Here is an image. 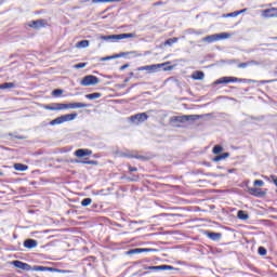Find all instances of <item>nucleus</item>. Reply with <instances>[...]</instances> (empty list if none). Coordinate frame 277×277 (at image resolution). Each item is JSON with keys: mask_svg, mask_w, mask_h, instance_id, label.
Instances as JSON below:
<instances>
[{"mask_svg": "<svg viewBox=\"0 0 277 277\" xmlns=\"http://www.w3.org/2000/svg\"><path fill=\"white\" fill-rule=\"evenodd\" d=\"M12 88H15L14 82H5L0 84V90H12Z\"/></svg>", "mask_w": 277, "mask_h": 277, "instance_id": "nucleus-24", "label": "nucleus"}, {"mask_svg": "<svg viewBox=\"0 0 277 277\" xmlns=\"http://www.w3.org/2000/svg\"><path fill=\"white\" fill-rule=\"evenodd\" d=\"M248 66H250V63H240L238 64V68H248Z\"/></svg>", "mask_w": 277, "mask_h": 277, "instance_id": "nucleus-38", "label": "nucleus"}, {"mask_svg": "<svg viewBox=\"0 0 277 277\" xmlns=\"http://www.w3.org/2000/svg\"><path fill=\"white\" fill-rule=\"evenodd\" d=\"M132 55H135V52H130Z\"/></svg>", "mask_w": 277, "mask_h": 277, "instance_id": "nucleus-49", "label": "nucleus"}, {"mask_svg": "<svg viewBox=\"0 0 277 277\" xmlns=\"http://www.w3.org/2000/svg\"><path fill=\"white\" fill-rule=\"evenodd\" d=\"M124 55H127V54L126 53H121V54H119L117 56H106V57L102 58V62H107V60H114L116 57H124Z\"/></svg>", "mask_w": 277, "mask_h": 277, "instance_id": "nucleus-30", "label": "nucleus"}, {"mask_svg": "<svg viewBox=\"0 0 277 277\" xmlns=\"http://www.w3.org/2000/svg\"><path fill=\"white\" fill-rule=\"evenodd\" d=\"M88 47H90L89 40H82L76 44L77 49H88Z\"/></svg>", "mask_w": 277, "mask_h": 277, "instance_id": "nucleus-23", "label": "nucleus"}, {"mask_svg": "<svg viewBox=\"0 0 277 277\" xmlns=\"http://www.w3.org/2000/svg\"><path fill=\"white\" fill-rule=\"evenodd\" d=\"M85 163H88V166H92L94 163V161H88Z\"/></svg>", "mask_w": 277, "mask_h": 277, "instance_id": "nucleus-45", "label": "nucleus"}, {"mask_svg": "<svg viewBox=\"0 0 277 277\" xmlns=\"http://www.w3.org/2000/svg\"><path fill=\"white\" fill-rule=\"evenodd\" d=\"M228 38H230V34L228 32H221V34H214V35H210L207 36L202 39V42H217L220 40H228Z\"/></svg>", "mask_w": 277, "mask_h": 277, "instance_id": "nucleus-1", "label": "nucleus"}, {"mask_svg": "<svg viewBox=\"0 0 277 277\" xmlns=\"http://www.w3.org/2000/svg\"><path fill=\"white\" fill-rule=\"evenodd\" d=\"M126 68H129V65H128V64L121 66V70H124Z\"/></svg>", "mask_w": 277, "mask_h": 277, "instance_id": "nucleus-44", "label": "nucleus"}, {"mask_svg": "<svg viewBox=\"0 0 277 277\" xmlns=\"http://www.w3.org/2000/svg\"><path fill=\"white\" fill-rule=\"evenodd\" d=\"M176 42H179V38H171V39H168V40L164 42V47H172V44H176Z\"/></svg>", "mask_w": 277, "mask_h": 277, "instance_id": "nucleus-28", "label": "nucleus"}, {"mask_svg": "<svg viewBox=\"0 0 277 277\" xmlns=\"http://www.w3.org/2000/svg\"><path fill=\"white\" fill-rule=\"evenodd\" d=\"M250 192H252V194H254V192H256V188H251Z\"/></svg>", "mask_w": 277, "mask_h": 277, "instance_id": "nucleus-46", "label": "nucleus"}, {"mask_svg": "<svg viewBox=\"0 0 277 277\" xmlns=\"http://www.w3.org/2000/svg\"><path fill=\"white\" fill-rule=\"evenodd\" d=\"M258 252L261 256H265V254H267V249L264 247H260Z\"/></svg>", "mask_w": 277, "mask_h": 277, "instance_id": "nucleus-33", "label": "nucleus"}, {"mask_svg": "<svg viewBox=\"0 0 277 277\" xmlns=\"http://www.w3.org/2000/svg\"><path fill=\"white\" fill-rule=\"evenodd\" d=\"M98 83H101V80L98 79V77L89 75L82 78L80 85L88 88L90 85H98Z\"/></svg>", "mask_w": 277, "mask_h": 277, "instance_id": "nucleus-3", "label": "nucleus"}, {"mask_svg": "<svg viewBox=\"0 0 277 277\" xmlns=\"http://www.w3.org/2000/svg\"><path fill=\"white\" fill-rule=\"evenodd\" d=\"M63 122H72V120H75V118H77V114H67V115H63Z\"/></svg>", "mask_w": 277, "mask_h": 277, "instance_id": "nucleus-20", "label": "nucleus"}, {"mask_svg": "<svg viewBox=\"0 0 277 277\" xmlns=\"http://www.w3.org/2000/svg\"><path fill=\"white\" fill-rule=\"evenodd\" d=\"M85 66H88V64H85V63H79V64H76V65L74 66V68H76L77 70H79V68H85Z\"/></svg>", "mask_w": 277, "mask_h": 277, "instance_id": "nucleus-36", "label": "nucleus"}, {"mask_svg": "<svg viewBox=\"0 0 277 277\" xmlns=\"http://www.w3.org/2000/svg\"><path fill=\"white\" fill-rule=\"evenodd\" d=\"M11 265H14L17 269H23L24 272H31V265L18 260L11 262Z\"/></svg>", "mask_w": 277, "mask_h": 277, "instance_id": "nucleus-8", "label": "nucleus"}, {"mask_svg": "<svg viewBox=\"0 0 277 277\" xmlns=\"http://www.w3.org/2000/svg\"><path fill=\"white\" fill-rule=\"evenodd\" d=\"M148 269H155L157 272H172V269H174V266H170V265H160V266H149Z\"/></svg>", "mask_w": 277, "mask_h": 277, "instance_id": "nucleus-14", "label": "nucleus"}, {"mask_svg": "<svg viewBox=\"0 0 277 277\" xmlns=\"http://www.w3.org/2000/svg\"><path fill=\"white\" fill-rule=\"evenodd\" d=\"M30 27H32V29H40V27H44V21H34L31 22Z\"/></svg>", "mask_w": 277, "mask_h": 277, "instance_id": "nucleus-19", "label": "nucleus"}, {"mask_svg": "<svg viewBox=\"0 0 277 277\" xmlns=\"http://www.w3.org/2000/svg\"><path fill=\"white\" fill-rule=\"evenodd\" d=\"M82 207H90L92 205V198H85L81 201Z\"/></svg>", "mask_w": 277, "mask_h": 277, "instance_id": "nucleus-32", "label": "nucleus"}, {"mask_svg": "<svg viewBox=\"0 0 277 277\" xmlns=\"http://www.w3.org/2000/svg\"><path fill=\"white\" fill-rule=\"evenodd\" d=\"M237 217H238V220H249L250 215H248V213H246V211L239 210Z\"/></svg>", "mask_w": 277, "mask_h": 277, "instance_id": "nucleus-25", "label": "nucleus"}, {"mask_svg": "<svg viewBox=\"0 0 277 277\" xmlns=\"http://www.w3.org/2000/svg\"><path fill=\"white\" fill-rule=\"evenodd\" d=\"M208 237H209V239H212V241H220V239H222V234H220V233H209Z\"/></svg>", "mask_w": 277, "mask_h": 277, "instance_id": "nucleus-22", "label": "nucleus"}, {"mask_svg": "<svg viewBox=\"0 0 277 277\" xmlns=\"http://www.w3.org/2000/svg\"><path fill=\"white\" fill-rule=\"evenodd\" d=\"M88 107V104L81 102L64 104V109H83Z\"/></svg>", "mask_w": 277, "mask_h": 277, "instance_id": "nucleus-10", "label": "nucleus"}, {"mask_svg": "<svg viewBox=\"0 0 277 277\" xmlns=\"http://www.w3.org/2000/svg\"><path fill=\"white\" fill-rule=\"evenodd\" d=\"M116 3L120 2L121 0H81L80 3Z\"/></svg>", "mask_w": 277, "mask_h": 277, "instance_id": "nucleus-15", "label": "nucleus"}, {"mask_svg": "<svg viewBox=\"0 0 277 277\" xmlns=\"http://www.w3.org/2000/svg\"><path fill=\"white\" fill-rule=\"evenodd\" d=\"M239 81L240 83H243V81H246L245 79H239V78H235V77H222L217 80H215V85H220V83H235Z\"/></svg>", "mask_w": 277, "mask_h": 277, "instance_id": "nucleus-5", "label": "nucleus"}, {"mask_svg": "<svg viewBox=\"0 0 277 277\" xmlns=\"http://www.w3.org/2000/svg\"><path fill=\"white\" fill-rule=\"evenodd\" d=\"M142 252H157V249L136 248V249H131L130 251H128V254H142Z\"/></svg>", "mask_w": 277, "mask_h": 277, "instance_id": "nucleus-12", "label": "nucleus"}, {"mask_svg": "<svg viewBox=\"0 0 277 277\" xmlns=\"http://www.w3.org/2000/svg\"><path fill=\"white\" fill-rule=\"evenodd\" d=\"M132 181H137V177L132 179Z\"/></svg>", "mask_w": 277, "mask_h": 277, "instance_id": "nucleus-48", "label": "nucleus"}, {"mask_svg": "<svg viewBox=\"0 0 277 277\" xmlns=\"http://www.w3.org/2000/svg\"><path fill=\"white\" fill-rule=\"evenodd\" d=\"M249 82H250V83H254V81H253V80H249Z\"/></svg>", "mask_w": 277, "mask_h": 277, "instance_id": "nucleus-47", "label": "nucleus"}, {"mask_svg": "<svg viewBox=\"0 0 277 277\" xmlns=\"http://www.w3.org/2000/svg\"><path fill=\"white\" fill-rule=\"evenodd\" d=\"M198 118H200V116L198 115H183V116H176L173 117V120L175 122H189V121H196L198 120Z\"/></svg>", "mask_w": 277, "mask_h": 277, "instance_id": "nucleus-4", "label": "nucleus"}, {"mask_svg": "<svg viewBox=\"0 0 277 277\" xmlns=\"http://www.w3.org/2000/svg\"><path fill=\"white\" fill-rule=\"evenodd\" d=\"M102 94L101 93H91L87 94L85 98H89V101H96V98H101Z\"/></svg>", "mask_w": 277, "mask_h": 277, "instance_id": "nucleus-26", "label": "nucleus"}, {"mask_svg": "<svg viewBox=\"0 0 277 277\" xmlns=\"http://www.w3.org/2000/svg\"><path fill=\"white\" fill-rule=\"evenodd\" d=\"M161 66H163V65H161V64L146 65V66L138 67L137 70L138 71L146 70L147 72L153 74V72H157V70H159V68H161Z\"/></svg>", "mask_w": 277, "mask_h": 277, "instance_id": "nucleus-9", "label": "nucleus"}, {"mask_svg": "<svg viewBox=\"0 0 277 277\" xmlns=\"http://www.w3.org/2000/svg\"><path fill=\"white\" fill-rule=\"evenodd\" d=\"M245 12H248V9H242V10H240V11H237V14H238V16H239V14H243Z\"/></svg>", "mask_w": 277, "mask_h": 277, "instance_id": "nucleus-40", "label": "nucleus"}, {"mask_svg": "<svg viewBox=\"0 0 277 277\" xmlns=\"http://www.w3.org/2000/svg\"><path fill=\"white\" fill-rule=\"evenodd\" d=\"M0 176H3V172H0Z\"/></svg>", "mask_w": 277, "mask_h": 277, "instance_id": "nucleus-50", "label": "nucleus"}, {"mask_svg": "<svg viewBox=\"0 0 277 277\" xmlns=\"http://www.w3.org/2000/svg\"><path fill=\"white\" fill-rule=\"evenodd\" d=\"M248 64L249 66H259V62L256 61H249Z\"/></svg>", "mask_w": 277, "mask_h": 277, "instance_id": "nucleus-39", "label": "nucleus"}, {"mask_svg": "<svg viewBox=\"0 0 277 277\" xmlns=\"http://www.w3.org/2000/svg\"><path fill=\"white\" fill-rule=\"evenodd\" d=\"M130 172H137V168L135 167H129Z\"/></svg>", "mask_w": 277, "mask_h": 277, "instance_id": "nucleus-42", "label": "nucleus"}, {"mask_svg": "<svg viewBox=\"0 0 277 277\" xmlns=\"http://www.w3.org/2000/svg\"><path fill=\"white\" fill-rule=\"evenodd\" d=\"M253 185H255V187H263V185H265V182H263V180H255L253 182Z\"/></svg>", "mask_w": 277, "mask_h": 277, "instance_id": "nucleus-34", "label": "nucleus"}, {"mask_svg": "<svg viewBox=\"0 0 277 277\" xmlns=\"http://www.w3.org/2000/svg\"><path fill=\"white\" fill-rule=\"evenodd\" d=\"M223 150H224V148L222 146L216 145V146L213 147L212 151H213L214 155H220V153H222Z\"/></svg>", "mask_w": 277, "mask_h": 277, "instance_id": "nucleus-31", "label": "nucleus"}, {"mask_svg": "<svg viewBox=\"0 0 277 277\" xmlns=\"http://www.w3.org/2000/svg\"><path fill=\"white\" fill-rule=\"evenodd\" d=\"M261 14L263 18H277V9L271 8V9L262 10Z\"/></svg>", "mask_w": 277, "mask_h": 277, "instance_id": "nucleus-7", "label": "nucleus"}, {"mask_svg": "<svg viewBox=\"0 0 277 277\" xmlns=\"http://www.w3.org/2000/svg\"><path fill=\"white\" fill-rule=\"evenodd\" d=\"M53 272H57L58 274H72V271H64V269H56V268H54Z\"/></svg>", "mask_w": 277, "mask_h": 277, "instance_id": "nucleus-37", "label": "nucleus"}, {"mask_svg": "<svg viewBox=\"0 0 277 277\" xmlns=\"http://www.w3.org/2000/svg\"><path fill=\"white\" fill-rule=\"evenodd\" d=\"M131 122L134 124H140L141 122H146L148 120V115L146 113L136 114L130 117Z\"/></svg>", "mask_w": 277, "mask_h": 277, "instance_id": "nucleus-6", "label": "nucleus"}, {"mask_svg": "<svg viewBox=\"0 0 277 277\" xmlns=\"http://www.w3.org/2000/svg\"><path fill=\"white\" fill-rule=\"evenodd\" d=\"M76 157H79L80 159L83 157H90L92 155V150L90 149H78L75 151Z\"/></svg>", "mask_w": 277, "mask_h": 277, "instance_id": "nucleus-16", "label": "nucleus"}, {"mask_svg": "<svg viewBox=\"0 0 277 277\" xmlns=\"http://www.w3.org/2000/svg\"><path fill=\"white\" fill-rule=\"evenodd\" d=\"M237 16H239V13H237V11L236 12H232V13H227V14H223V18H235V17H237Z\"/></svg>", "mask_w": 277, "mask_h": 277, "instance_id": "nucleus-29", "label": "nucleus"}, {"mask_svg": "<svg viewBox=\"0 0 277 277\" xmlns=\"http://www.w3.org/2000/svg\"><path fill=\"white\" fill-rule=\"evenodd\" d=\"M44 109H48L49 111H62V110H64V104L54 103L52 105H45Z\"/></svg>", "mask_w": 277, "mask_h": 277, "instance_id": "nucleus-11", "label": "nucleus"}, {"mask_svg": "<svg viewBox=\"0 0 277 277\" xmlns=\"http://www.w3.org/2000/svg\"><path fill=\"white\" fill-rule=\"evenodd\" d=\"M192 79H194L195 81H202V79H205V72L194 71L192 75Z\"/></svg>", "mask_w": 277, "mask_h": 277, "instance_id": "nucleus-18", "label": "nucleus"}, {"mask_svg": "<svg viewBox=\"0 0 277 277\" xmlns=\"http://www.w3.org/2000/svg\"><path fill=\"white\" fill-rule=\"evenodd\" d=\"M30 271H32V272H54L55 268L47 267V266H34V267H31Z\"/></svg>", "mask_w": 277, "mask_h": 277, "instance_id": "nucleus-17", "label": "nucleus"}, {"mask_svg": "<svg viewBox=\"0 0 277 277\" xmlns=\"http://www.w3.org/2000/svg\"><path fill=\"white\" fill-rule=\"evenodd\" d=\"M50 124L52 127H55V124H64V118L61 116V117H57L55 119H53Z\"/></svg>", "mask_w": 277, "mask_h": 277, "instance_id": "nucleus-27", "label": "nucleus"}, {"mask_svg": "<svg viewBox=\"0 0 277 277\" xmlns=\"http://www.w3.org/2000/svg\"><path fill=\"white\" fill-rule=\"evenodd\" d=\"M213 161H222V157L221 156H216L213 158Z\"/></svg>", "mask_w": 277, "mask_h": 277, "instance_id": "nucleus-43", "label": "nucleus"}, {"mask_svg": "<svg viewBox=\"0 0 277 277\" xmlns=\"http://www.w3.org/2000/svg\"><path fill=\"white\" fill-rule=\"evenodd\" d=\"M24 248H28V250H34V248H38V240L26 239L24 241Z\"/></svg>", "mask_w": 277, "mask_h": 277, "instance_id": "nucleus-13", "label": "nucleus"}, {"mask_svg": "<svg viewBox=\"0 0 277 277\" xmlns=\"http://www.w3.org/2000/svg\"><path fill=\"white\" fill-rule=\"evenodd\" d=\"M127 38H135V35L133 34H120V35H109V36H100V40L109 41L113 40V42H118V40H124Z\"/></svg>", "mask_w": 277, "mask_h": 277, "instance_id": "nucleus-2", "label": "nucleus"}, {"mask_svg": "<svg viewBox=\"0 0 277 277\" xmlns=\"http://www.w3.org/2000/svg\"><path fill=\"white\" fill-rule=\"evenodd\" d=\"M14 170H16L17 172H26V170H29V167L23 163H15Z\"/></svg>", "mask_w": 277, "mask_h": 277, "instance_id": "nucleus-21", "label": "nucleus"}, {"mask_svg": "<svg viewBox=\"0 0 277 277\" xmlns=\"http://www.w3.org/2000/svg\"><path fill=\"white\" fill-rule=\"evenodd\" d=\"M52 94H53V96H60V95L64 94V91L61 89H56L52 92Z\"/></svg>", "mask_w": 277, "mask_h": 277, "instance_id": "nucleus-35", "label": "nucleus"}, {"mask_svg": "<svg viewBox=\"0 0 277 277\" xmlns=\"http://www.w3.org/2000/svg\"><path fill=\"white\" fill-rule=\"evenodd\" d=\"M230 155L228 153H225L223 155H221L222 159H227V157H229Z\"/></svg>", "mask_w": 277, "mask_h": 277, "instance_id": "nucleus-41", "label": "nucleus"}]
</instances>
